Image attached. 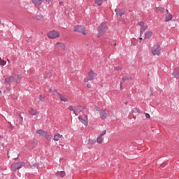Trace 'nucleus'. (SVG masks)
<instances>
[{"label":"nucleus","instance_id":"39448f33","mask_svg":"<svg viewBox=\"0 0 179 179\" xmlns=\"http://www.w3.org/2000/svg\"><path fill=\"white\" fill-rule=\"evenodd\" d=\"M160 51H162V48L159 45H155L152 48L153 55H160Z\"/></svg>","mask_w":179,"mask_h":179},{"label":"nucleus","instance_id":"393cba45","mask_svg":"<svg viewBox=\"0 0 179 179\" xmlns=\"http://www.w3.org/2000/svg\"><path fill=\"white\" fill-rule=\"evenodd\" d=\"M35 18L36 19V20H42L43 19H44V17L43 16V15L38 14L35 16Z\"/></svg>","mask_w":179,"mask_h":179},{"label":"nucleus","instance_id":"58836bf2","mask_svg":"<svg viewBox=\"0 0 179 179\" xmlns=\"http://www.w3.org/2000/svg\"><path fill=\"white\" fill-rule=\"evenodd\" d=\"M20 124H22L23 122V117H20Z\"/></svg>","mask_w":179,"mask_h":179},{"label":"nucleus","instance_id":"e433bc0d","mask_svg":"<svg viewBox=\"0 0 179 179\" xmlns=\"http://www.w3.org/2000/svg\"><path fill=\"white\" fill-rule=\"evenodd\" d=\"M89 80H90V77H89V78H84V82H85V83L89 82Z\"/></svg>","mask_w":179,"mask_h":179},{"label":"nucleus","instance_id":"ddd939ff","mask_svg":"<svg viewBox=\"0 0 179 179\" xmlns=\"http://www.w3.org/2000/svg\"><path fill=\"white\" fill-rule=\"evenodd\" d=\"M22 81V75H17V77L15 78L14 77V83H20V82Z\"/></svg>","mask_w":179,"mask_h":179},{"label":"nucleus","instance_id":"680f3d73","mask_svg":"<svg viewBox=\"0 0 179 179\" xmlns=\"http://www.w3.org/2000/svg\"><path fill=\"white\" fill-rule=\"evenodd\" d=\"M3 137L0 136V139H3Z\"/></svg>","mask_w":179,"mask_h":179},{"label":"nucleus","instance_id":"f03ea898","mask_svg":"<svg viewBox=\"0 0 179 179\" xmlns=\"http://www.w3.org/2000/svg\"><path fill=\"white\" fill-rule=\"evenodd\" d=\"M24 166H26V163L23 162L11 164L10 170L15 173L17 170H20L22 167H24Z\"/></svg>","mask_w":179,"mask_h":179},{"label":"nucleus","instance_id":"f257e3e1","mask_svg":"<svg viewBox=\"0 0 179 179\" xmlns=\"http://www.w3.org/2000/svg\"><path fill=\"white\" fill-rule=\"evenodd\" d=\"M108 29V27L107 26V22H103L101 23L100 26L98 27V37L104 36V34H106V30Z\"/></svg>","mask_w":179,"mask_h":179},{"label":"nucleus","instance_id":"a18cd8bd","mask_svg":"<svg viewBox=\"0 0 179 179\" xmlns=\"http://www.w3.org/2000/svg\"><path fill=\"white\" fill-rule=\"evenodd\" d=\"M10 129H11V130L13 129V125L10 124Z\"/></svg>","mask_w":179,"mask_h":179},{"label":"nucleus","instance_id":"49530a36","mask_svg":"<svg viewBox=\"0 0 179 179\" xmlns=\"http://www.w3.org/2000/svg\"><path fill=\"white\" fill-rule=\"evenodd\" d=\"M4 145H5V144L3 143H2L1 146H2L3 149H5Z\"/></svg>","mask_w":179,"mask_h":179},{"label":"nucleus","instance_id":"13d9d810","mask_svg":"<svg viewBox=\"0 0 179 179\" xmlns=\"http://www.w3.org/2000/svg\"><path fill=\"white\" fill-rule=\"evenodd\" d=\"M7 156H8V159H9V157H10L9 156V152L7 153Z\"/></svg>","mask_w":179,"mask_h":179},{"label":"nucleus","instance_id":"423d86ee","mask_svg":"<svg viewBox=\"0 0 179 179\" xmlns=\"http://www.w3.org/2000/svg\"><path fill=\"white\" fill-rule=\"evenodd\" d=\"M78 120L80 122H82L85 127H87V124H89V119H83V117L82 115L78 116Z\"/></svg>","mask_w":179,"mask_h":179},{"label":"nucleus","instance_id":"9b49d317","mask_svg":"<svg viewBox=\"0 0 179 179\" xmlns=\"http://www.w3.org/2000/svg\"><path fill=\"white\" fill-rule=\"evenodd\" d=\"M99 114L101 120H106L107 118V113H106L105 110H101Z\"/></svg>","mask_w":179,"mask_h":179},{"label":"nucleus","instance_id":"0e129e2a","mask_svg":"<svg viewBox=\"0 0 179 179\" xmlns=\"http://www.w3.org/2000/svg\"><path fill=\"white\" fill-rule=\"evenodd\" d=\"M124 104H128V102L127 101L124 102Z\"/></svg>","mask_w":179,"mask_h":179},{"label":"nucleus","instance_id":"3c124183","mask_svg":"<svg viewBox=\"0 0 179 179\" xmlns=\"http://www.w3.org/2000/svg\"><path fill=\"white\" fill-rule=\"evenodd\" d=\"M54 92H55V93H57V94H58V93H59V92H58V91H57V90H54Z\"/></svg>","mask_w":179,"mask_h":179},{"label":"nucleus","instance_id":"412c9836","mask_svg":"<svg viewBox=\"0 0 179 179\" xmlns=\"http://www.w3.org/2000/svg\"><path fill=\"white\" fill-rule=\"evenodd\" d=\"M132 113H138V114H142L143 111L141 110L138 108H134L132 109Z\"/></svg>","mask_w":179,"mask_h":179},{"label":"nucleus","instance_id":"09e8293b","mask_svg":"<svg viewBox=\"0 0 179 179\" xmlns=\"http://www.w3.org/2000/svg\"><path fill=\"white\" fill-rule=\"evenodd\" d=\"M120 89H121V90H124V88H122V85H121V82H120Z\"/></svg>","mask_w":179,"mask_h":179},{"label":"nucleus","instance_id":"2f4dec72","mask_svg":"<svg viewBox=\"0 0 179 179\" xmlns=\"http://www.w3.org/2000/svg\"><path fill=\"white\" fill-rule=\"evenodd\" d=\"M39 101H44V97L41 94L39 96Z\"/></svg>","mask_w":179,"mask_h":179},{"label":"nucleus","instance_id":"8fccbe9b","mask_svg":"<svg viewBox=\"0 0 179 179\" xmlns=\"http://www.w3.org/2000/svg\"><path fill=\"white\" fill-rule=\"evenodd\" d=\"M85 120H89V117H87V115H85Z\"/></svg>","mask_w":179,"mask_h":179},{"label":"nucleus","instance_id":"864d4df0","mask_svg":"<svg viewBox=\"0 0 179 179\" xmlns=\"http://www.w3.org/2000/svg\"><path fill=\"white\" fill-rule=\"evenodd\" d=\"M49 92H50V93H52V89H50Z\"/></svg>","mask_w":179,"mask_h":179},{"label":"nucleus","instance_id":"5701e85b","mask_svg":"<svg viewBox=\"0 0 179 179\" xmlns=\"http://www.w3.org/2000/svg\"><path fill=\"white\" fill-rule=\"evenodd\" d=\"M164 10H166V9H164V8H162V7H156L155 8V12H164Z\"/></svg>","mask_w":179,"mask_h":179},{"label":"nucleus","instance_id":"79ce46f5","mask_svg":"<svg viewBox=\"0 0 179 179\" xmlns=\"http://www.w3.org/2000/svg\"><path fill=\"white\" fill-rule=\"evenodd\" d=\"M76 110H77V113H82V109L77 108Z\"/></svg>","mask_w":179,"mask_h":179},{"label":"nucleus","instance_id":"a19ab883","mask_svg":"<svg viewBox=\"0 0 179 179\" xmlns=\"http://www.w3.org/2000/svg\"><path fill=\"white\" fill-rule=\"evenodd\" d=\"M33 166H34V167L38 169V164H34Z\"/></svg>","mask_w":179,"mask_h":179},{"label":"nucleus","instance_id":"9d476101","mask_svg":"<svg viewBox=\"0 0 179 179\" xmlns=\"http://www.w3.org/2000/svg\"><path fill=\"white\" fill-rule=\"evenodd\" d=\"M88 76L90 78V80H93L96 78V76H97V74L94 73L93 72V70H90L88 73Z\"/></svg>","mask_w":179,"mask_h":179},{"label":"nucleus","instance_id":"72a5a7b5","mask_svg":"<svg viewBox=\"0 0 179 179\" xmlns=\"http://www.w3.org/2000/svg\"><path fill=\"white\" fill-rule=\"evenodd\" d=\"M114 69L115 70V71H121V67H120V66H115V67H114Z\"/></svg>","mask_w":179,"mask_h":179},{"label":"nucleus","instance_id":"37998d69","mask_svg":"<svg viewBox=\"0 0 179 179\" xmlns=\"http://www.w3.org/2000/svg\"><path fill=\"white\" fill-rule=\"evenodd\" d=\"M20 156V155H17V157H16V158H14V160L16 162V161H17V159H19V157Z\"/></svg>","mask_w":179,"mask_h":179},{"label":"nucleus","instance_id":"bb28decb","mask_svg":"<svg viewBox=\"0 0 179 179\" xmlns=\"http://www.w3.org/2000/svg\"><path fill=\"white\" fill-rule=\"evenodd\" d=\"M0 65L2 66H5L6 65V62L5 60L2 59V58L0 57Z\"/></svg>","mask_w":179,"mask_h":179},{"label":"nucleus","instance_id":"052dcab7","mask_svg":"<svg viewBox=\"0 0 179 179\" xmlns=\"http://www.w3.org/2000/svg\"><path fill=\"white\" fill-rule=\"evenodd\" d=\"M19 117H20V118H22V115L21 114H19Z\"/></svg>","mask_w":179,"mask_h":179},{"label":"nucleus","instance_id":"de8ad7c7","mask_svg":"<svg viewBox=\"0 0 179 179\" xmlns=\"http://www.w3.org/2000/svg\"><path fill=\"white\" fill-rule=\"evenodd\" d=\"M64 4V1H60L59 3V5H63Z\"/></svg>","mask_w":179,"mask_h":179},{"label":"nucleus","instance_id":"338daca9","mask_svg":"<svg viewBox=\"0 0 179 179\" xmlns=\"http://www.w3.org/2000/svg\"><path fill=\"white\" fill-rule=\"evenodd\" d=\"M82 110H85V108H83V109Z\"/></svg>","mask_w":179,"mask_h":179},{"label":"nucleus","instance_id":"473e14b6","mask_svg":"<svg viewBox=\"0 0 179 179\" xmlns=\"http://www.w3.org/2000/svg\"><path fill=\"white\" fill-rule=\"evenodd\" d=\"M94 108H95L96 111H99V113H100V111H101V110H100V108H99V106H95Z\"/></svg>","mask_w":179,"mask_h":179},{"label":"nucleus","instance_id":"4be33fe9","mask_svg":"<svg viewBox=\"0 0 179 179\" xmlns=\"http://www.w3.org/2000/svg\"><path fill=\"white\" fill-rule=\"evenodd\" d=\"M145 30H148V26L144 25L143 27H141V30H140L141 36H142V34H143V31H145Z\"/></svg>","mask_w":179,"mask_h":179},{"label":"nucleus","instance_id":"7ed1b4c3","mask_svg":"<svg viewBox=\"0 0 179 179\" xmlns=\"http://www.w3.org/2000/svg\"><path fill=\"white\" fill-rule=\"evenodd\" d=\"M85 29V26L76 25L74 27V31H77L78 33H82V34L86 36V30Z\"/></svg>","mask_w":179,"mask_h":179},{"label":"nucleus","instance_id":"ea45409f","mask_svg":"<svg viewBox=\"0 0 179 179\" xmlns=\"http://www.w3.org/2000/svg\"><path fill=\"white\" fill-rule=\"evenodd\" d=\"M146 118H150V115L149 113H145Z\"/></svg>","mask_w":179,"mask_h":179},{"label":"nucleus","instance_id":"6e6d98bb","mask_svg":"<svg viewBox=\"0 0 179 179\" xmlns=\"http://www.w3.org/2000/svg\"><path fill=\"white\" fill-rule=\"evenodd\" d=\"M169 13H170L169 12V10H166V15H169Z\"/></svg>","mask_w":179,"mask_h":179},{"label":"nucleus","instance_id":"0eeeda50","mask_svg":"<svg viewBox=\"0 0 179 179\" xmlns=\"http://www.w3.org/2000/svg\"><path fill=\"white\" fill-rule=\"evenodd\" d=\"M115 12H116L117 17H122V15H125V11L120 9H115Z\"/></svg>","mask_w":179,"mask_h":179},{"label":"nucleus","instance_id":"1a4fd4ad","mask_svg":"<svg viewBox=\"0 0 179 179\" xmlns=\"http://www.w3.org/2000/svg\"><path fill=\"white\" fill-rule=\"evenodd\" d=\"M172 76H173V78H176V79H179V67L175 69L172 73Z\"/></svg>","mask_w":179,"mask_h":179},{"label":"nucleus","instance_id":"c03bdc74","mask_svg":"<svg viewBox=\"0 0 179 179\" xmlns=\"http://www.w3.org/2000/svg\"><path fill=\"white\" fill-rule=\"evenodd\" d=\"M87 87L88 89H90V87H92V86L90 85V84H87Z\"/></svg>","mask_w":179,"mask_h":179},{"label":"nucleus","instance_id":"c756f323","mask_svg":"<svg viewBox=\"0 0 179 179\" xmlns=\"http://www.w3.org/2000/svg\"><path fill=\"white\" fill-rule=\"evenodd\" d=\"M106 134H107V131L104 130L100 134L99 136H104V135H106Z\"/></svg>","mask_w":179,"mask_h":179},{"label":"nucleus","instance_id":"4c0bfd02","mask_svg":"<svg viewBox=\"0 0 179 179\" xmlns=\"http://www.w3.org/2000/svg\"><path fill=\"white\" fill-rule=\"evenodd\" d=\"M73 113L75 114V115H78L79 113L78 112V110L76 109V110H73Z\"/></svg>","mask_w":179,"mask_h":179},{"label":"nucleus","instance_id":"f704fd0d","mask_svg":"<svg viewBox=\"0 0 179 179\" xmlns=\"http://www.w3.org/2000/svg\"><path fill=\"white\" fill-rule=\"evenodd\" d=\"M69 110H70L71 111H73V110H76V109H74L73 108V106H69Z\"/></svg>","mask_w":179,"mask_h":179},{"label":"nucleus","instance_id":"e2e57ef3","mask_svg":"<svg viewBox=\"0 0 179 179\" xmlns=\"http://www.w3.org/2000/svg\"><path fill=\"white\" fill-rule=\"evenodd\" d=\"M113 45H114V47H115V45H117V43H114Z\"/></svg>","mask_w":179,"mask_h":179},{"label":"nucleus","instance_id":"b1692460","mask_svg":"<svg viewBox=\"0 0 179 179\" xmlns=\"http://www.w3.org/2000/svg\"><path fill=\"white\" fill-rule=\"evenodd\" d=\"M105 0H95V3L98 5V6H101L103 5V2H104Z\"/></svg>","mask_w":179,"mask_h":179},{"label":"nucleus","instance_id":"5fc2aeb1","mask_svg":"<svg viewBox=\"0 0 179 179\" xmlns=\"http://www.w3.org/2000/svg\"><path fill=\"white\" fill-rule=\"evenodd\" d=\"M133 118H134V120H136V116L133 115Z\"/></svg>","mask_w":179,"mask_h":179},{"label":"nucleus","instance_id":"2eb2a0df","mask_svg":"<svg viewBox=\"0 0 179 179\" xmlns=\"http://www.w3.org/2000/svg\"><path fill=\"white\" fill-rule=\"evenodd\" d=\"M31 1H32V3H34L35 6H40V5L43 3V0H31Z\"/></svg>","mask_w":179,"mask_h":179},{"label":"nucleus","instance_id":"c9c22d12","mask_svg":"<svg viewBox=\"0 0 179 179\" xmlns=\"http://www.w3.org/2000/svg\"><path fill=\"white\" fill-rule=\"evenodd\" d=\"M60 176H61V177H64V176H66L65 171H61Z\"/></svg>","mask_w":179,"mask_h":179},{"label":"nucleus","instance_id":"6e6552de","mask_svg":"<svg viewBox=\"0 0 179 179\" xmlns=\"http://www.w3.org/2000/svg\"><path fill=\"white\" fill-rule=\"evenodd\" d=\"M29 114H30V115H35L36 117H38V111L33 108L29 110Z\"/></svg>","mask_w":179,"mask_h":179},{"label":"nucleus","instance_id":"dca6fc26","mask_svg":"<svg viewBox=\"0 0 179 179\" xmlns=\"http://www.w3.org/2000/svg\"><path fill=\"white\" fill-rule=\"evenodd\" d=\"M57 95L59 96V97L60 99V101H64V103H66V101H68V99L65 98V96H62V94L57 93Z\"/></svg>","mask_w":179,"mask_h":179},{"label":"nucleus","instance_id":"69168bd1","mask_svg":"<svg viewBox=\"0 0 179 179\" xmlns=\"http://www.w3.org/2000/svg\"><path fill=\"white\" fill-rule=\"evenodd\" d=\"M2 93V91L0 90V94Z\"/></svg>","mask_w":179,"mask_h":179},{"label":"nucleus","instance_id":"f8f14e48","mask_svg":"<svg viewBox=\"0 0 179 179\" xmlns=\"http://www.w3.org/2000/svg\"><path fill=\"white\" fill-rule=\"evenodd\" d=\"M14 77L13 76H10V77L5 79L6 83H7L9 86H10V83L13 82Z\"/></svg>","mask_w":179,"mask_h":179},{"label":"nucleus","instance_id":"bf43d9fd","mask_svg":"<svg viewBox=\"0 0 179 179\" xmlns=\"http://www.w3.org/2000/svg\"><path fill=\"white\" fill-rule=\"evenodd\" d=\"M46 2H51V0H45Z\"/></svg>","mask_w":179,"mask_h":179},{"label":"nucleus","instance_id":"7c9ffc66","mask_svg":"<svg viewBox=\"0 0 179 179\" xmlns=\"http://www.w3.org/2000/svg\"><path fill=\"white\" fill-rule=\"evenodd\" d=\"M138 26H141V27H143L145 26V23L143 22H139Z\"/></svg>","mask_w":179,"mask_h":179},{"label":"nucleus","instance_id":"603ef678","mask_svg":"<svg viewBox=\"0 0 179 179\" xmlns=\"http://www.w3.org/2000/svg\"><path fill=\"white\" fill-rule=\"evenodd\" d=\"M6 90H8V92H9V90H10V88L7 87V88H6Z\"/></svg>","mask_w":179,"mask_h":179},{"label":"nucleus","instance_id":"f3484780","mask_svg":"<svg viewBox=\"0 0 179 179\" xmlns=\"http://www.w3.org/2000/svg\"><path fill=\"white\" fill-rule=\"evenodd\" d=\"M171 19H173V15L168 13V14H166V15L165 17L164 22H170V20H171Z\"/></svg>","mask_w":179,"mask_h":179},{"label":"nucleus","instance_id":"aec40b11","mask_svg":"<svg viewBox=\"0 0 179 179\" xmlns=\"http://www.w3.org/2000/svg\"><path fill=\"white\" fill-rule=\"evenodd\" d=\"M152 36H153V33H152L150 31H148L145 34V38H150Z\"/></svg>","mask_w":179,"mask_h":179},{"label":"nucleus","instance_id":"6ab92c4d","mask_svg":"<svg viewBox=\"0 0 179 179\" xmlns=\"http://www.w3.org/2000/svg\"><path fill=\"white\" fill-rule=\"evenodd\" d=\"M132 80L131 77H128V76H124L122 78V81H121V85H124L125 83V80Z\"/></svg>","mask_w":179,"mask_h":179},{"label":"nucleus","instance_id":"a878e982","mask_svg":"<svg viewBox=\"0 0 179 179\" xmlns=\"http://www.w3.org/2000/svg\"><path fill=\"white\" fill-rule=\"evenodd\" d=\"M56 45H59V47H60V48H62V50H65V45L62 43L57 42L56 43Z\"/></svg>","mask_w":179,"mask_h":179},{"label":"nucleus","instance_id":"c85d7f7f","mask_svg":"<svg viewBox=\"0 0 179 179\" xmlns=\"http://www.w3.org/2000/svg\"><path fill=\"white\" fill-rule=\"evenodd\" d=\"M88 143L89 145H94V143H96V141L94 140L89 139Z\"/></svg>","mask_w":179,"mask_h":179},{"label":"nucleus","instance_id":"20e7f679","mask_svg":"<svg viewBox=\"0 0 179 179\" xmlns=\"http://www.w3.org/2000/svg\"><path fill=\"white\" fill-rule=\"evenodd\" d=\"M48 37L49 38H58L59 37V32L58 31L52 30L48 33Z\"/></svg>","mask_w":179,"mask_h":179},{"label":"nucleus","instance_id":"4468645a","mask_svg":"<svg viewBox=\"0 0 179 179\" xmlns=\"http://www.w3.org/2000/svg\"><path fill=\"white\" fill-rule=\"evenodd\" d=\"M36 134H38L41 136H47V132L43 129H39L36 131Z\"/></svg>","mask_w":179,"mask_h":179},{"label":"nucleus","instance_id":"a211bd4d","mask_svg":"<svg viewBox=\"0 0 179 179\" xmlns=\"http://www.w3.org/2000/svg\"><path fill=\"white\" fill-rule=\"evenodd\" d=\"M62 136H63L59 134H56L54 135V141H55L56 142H58V141H59V139H61Z\"/></svg>","mask_w":179,"mask_h":179},{"label":"nucleus","instance_id":"4d7b16f0","mask_svg":"<svg viewBox=\"0 0 179 179\" xmlns=\"http://www.w3.org/2000/svg\"><path fill=\"white\" fill-rule=\"evenodd\" d=\"M49 73H52V70H50Z\"/></svg>","mask_w":179,"mask_h":179},{"label":"nucleus","instance_id":"cd10ccee","mask_svg":"<svg viewBox=\"0 0 179 179\" xmlns=\"http://www.w3.org/2000/svg\"><path fill=\"white\" fill-rule=\"evenodd\" d=\"M97 143H103V138H101V136H98L96 138Z\"/></svg>","mask_w":179,"mask_h":179},{"label":"nucleus","instance_id":"774afa93","mask_svg":"<svg viewBox=\"0 0 179 179\" xmlns=\"http://www.w3.org/2000/svg\"><path fill=\"white\" fill-rule=\"evenodd\" d=\"M0 24H1V20H0Z\"/></svg>","mask_w":179,"mask_h":179}]
</instances>
